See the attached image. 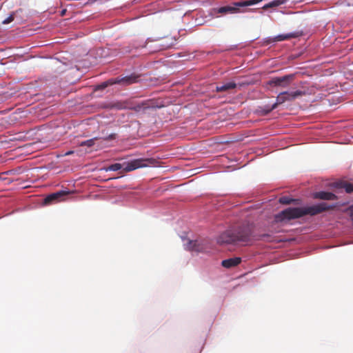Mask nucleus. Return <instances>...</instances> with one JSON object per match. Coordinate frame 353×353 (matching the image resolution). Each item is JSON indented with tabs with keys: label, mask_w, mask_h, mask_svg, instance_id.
Instances as JSON below:
<instances>
[{
	"label": "nucleus",
	"mask_w": 353,
	"mask_h": 353,
	"mask_svg": "<svg viewBox=\"0 0 353 353\" xmlns=\"http://www.w3.org/2000/svg\"><path fill=\"white\" fill-rule=\"evenodd\" d=\"M255 240H263L266 241H274V237L269 234H263L254 238L253 236V226L250 224L242 225L234 231H225L218 238V243L220 244H242L248 245Z\"/></svg>",
	"instance_id": "f257e3e1"
},
{
	"label": "nucleus",
	"mask_w": 353,
	"mask_h": 353,
	"mask_svg": "<svg viewBox=\"0 0 353 353\" xmlns=\"http://www.w3.org/2000/svg\"><path fill=\"white\" fill-rule=\"evenodd\" d=\"M13 20H14V17H13V15H10V16H9L8 18H6V19H4V20L3 21V24H8V23H10V22H12Z\"/></svg>",
	"instance_id": "4be33fe9"
},
{
	"label": "nucleus",
	"mask_w": 353,
	"mask_h": 353,
	"mask_svg": "<svg viewBox=\"0 0 353 353\" xmlns=\"http://www.w3.org/2000/svg\"><path fill=\"white\" fill-rule=\"evenodd\" d=\"M241 262V259L240 257H234L222 261L221 265L225 268H231L238 265Z\"/></svg>",
	"instance_id": "f8f14e48"
},
{
	"label": "nucleus",
	"mask_w": 353,
	"mask_h": 353,
	"mask_svg": "<svg viewBox=\"0 0 353 353\" xmlns=\"http://www.w3.org/2000/svg\"><path fill=\"white\" fill-rule=\"evenodd\" d=\"M292 37V35L291 34H280V35L276 36L274 38V41H284V40H288Z\"/></svg>",
	"instance_id": "6ab92c4d"
},
{
	"label": "nucleus",
	"mask_w": 353,
	"mask_h": 353,
	"mask_svg": "<svg viewBox=\"0 0 353 353\" xmlns=\"http://www.w3.org/2000/svg\"><path fill=\"white\" fill-rule=\"evenodd\" d=\"M350 219H351V221H352V223H353V214H350Z\"/></svg>",
	"instance_id": "bb28decb"
},
{
	"label": "nucleus",
	"mask_w": 353,
	"mask_h": 353,
	"mask_svg": "<svg viewBox=\"0 0 353 353\" xmlns=\"http://www.w3.org/2000/svg\"><path fill=\"white\" fill-rule=\"evenodd\" d=\"M263 0H248V1H242L239 2H234L231 5L225 6L219 8H215L213 9V13L214 14H221V15H226V14H236L239 12H243L247 11V9L241 10V8H244L248 6H251L255 5Z\"/></svg>",
	"instance_id": "20e7f679"
},
{
	"label": "nucleus",
	"mask_w": 353,
	"mask_h": 353,
	"mask_svg": "<svg viewBox=\"0 0 353 353\" xmlns=\"http://www.w3.org/2000/svg\"><path fill=\"white\" fill-rule=\"evenodd\" d=\"M331 209H332V206L326 203H321L305 208H288L277 214L275 216V221L281 222L285 220L300 218L307 214L314 216Z\"/></svg>",
	"instance_id": "f03ea898"
},
{
	"label": "nucleus",
	"mask_w": 353,
	"mask_h": 353,
	"mask_svg": "<svg viewBox=\"0 0 353 353\" xmlns=\"http://www.w3.org/2000/svg\"><path fill=\"white\" fill-rule=\"evenodd\" d=\"M313 198L321 200L334 201L337 199V196L332 192L321 191L314 192Z\"/></svg>",
	"instance_id": "9d476101"
},
{
	"label": "nucleus",
	"mask_w": 353,
	"mask_h": 353,
	"mask_svg": "<svg viewBox=\"0 0 353 353\" xmlns=\"http://www.w3.org/2000/svg\"><path fill=\"white\" fill-rule=\"evenodd\" d=\"M73 153H74V152H73L72 150H70V151L67 152L65 154V156H68V155H70V154H73Z\"/></svg>",
	"instance_id": "a878e982"
},
{
	"label": "nucleus",
	"mask_w": 353,
	"mask_h": 353,
	"mask_svg": "<svg viewBox=\"0 0 353 353\" xmlns=\"http://www.w3.org/2000/svg\"><path fill=\"white\" fill-rule=\"evenodd\" d=\"M155 107L154 102L150 100L145 101L141 103L134 105L132 109L137 112H144L145 110Z\"/></svg>",
	"instance_id": "9b49d317"
},
{
	"label": "nucleus",
	"mask_w": 353,
	"mask_h": 353,
	"mask_svg": "<svg viewBox=\"0 0 353 353\" xmlns=\"http://www.w3.org/2000/svg\"><path fill=\"white\" fill-rule=\"evenodd\" d=\"M236 87V84L234 82H227L220 85L216 86L217 92H225L231 89H234Z\"/></svg>",
	"instance_id": "4468645a"
},
{
	"label": "nucleus",
	"mask_w": 353,
	"mask_h": 353,
	"mask_svg": "<svg viewBox=\"0 0 353 353\" xmlns=\"http://www.w3.org/2000/svg\"><path fill=\"white\" fill-rule=\"evenodd\" d=\"M157 160L154 159H134L123 165L121 163H114L106 168L105 171H117L121 169L125 172H131L136 169L148 166L149 165H154Z\"/></svg>",
	"instance_id": "7ed1b4c3"
},
{
	"label": "nucleus",
	"mask_w": 353,
	"mask_h": 353,
	"mask_svg": "<svg viewBox=\"0 0 353 353\" xmlns=\"http://www.w3.org/2000/svg\"><path fill=\"white\" fill-rule=\"evenodd\" d=\"M117 138V134L114 133L110 134L107 137L104 138V140H113Z\"/></svg>",
	"instance_id": "5701e85b"
},
{
	"label": "nucleus",
	"mask_w": 353,
	"mask_h": 353,
	"mask_svg": "<svg viewBox=\"0 0 353 353\" xmlns=\"http://www.w3.org/2000/svg\"><path fill=\"white\" fill-rule=\"evenodd\" d=\"M165 48V46L161 44L159 46V48H158V49H157V50H161L164 49Z\"/></svg>",
	"instance_id": "393cba45"
},
{
	"label": "nucleus",
	"mask_w": 353,
	"mask_h": 353,
	"mask_svg": "<svg viewBox=\"0 0 353 353\" xmlns=\"http://www.w3.org/2000/svg\"><path fill=\"white\" fill-rule=\"evenodd\" d=\"M70 194V192L65 190H61L57 192L48 195L44 199L45 204H50L53 203L59 202L65 200L67 195Z\"/></svg>",
	"instance_id": "0eeeda50"
},
{
	"label": "nucleus",
	"mask_w": 353,
	"mask_h": 353,
	"mask_svg": "<svg viewBox=\"0 0 353 353\" xmlns=\"http://www.w3.org/2000/svg\"><path fill=\"white\" fill-rule=\"evenodd\" d=\"M114 79L115 84H120L122 85H129L139 81V75L132 74L125 77H117Z\"/></svg>",
	"instance_id": "1a4fd4ad"
},
{
	"label": "nucleus",
	"mask_w": 353,
	"mask_h": 353,
	"mask_svg": "<svg viewBox=\"0 0 353 353\" xmlns=\"http://www.w3.org/2000/svg\"><path fill=\"white\" fill-rule=\"evenodd\" d=\"M294 201V199H292L288 196H282L279 199V203L285 205H289Z\"/></svg>",
	"instance_id": "412c9836"
},
{
	"label": "nucleus",
	"mask_w": 353,
	"mask_h": 353,
	"mask_svg": "<svg viewBox=\"0 0 353 353\" xmlns=\"http://www.w3.org/2000/svg\"><path fill=\"white\" fill-rule=\"evenodd\" d=\"M337 188H344L347 193L353 192V184L345 181H341L336 183Z\"/></svg>",
	"instance_id": "dca6fc26"
},
{
	"label": "nucleus",
	"mask_w": 353,
	"mask_h": 353,
	"mask_svg": "<svg viewBox=\"0 0 353 353\" xmlns=\"http://www.w3.org/2000/svg\"><path fill=\"white\" fill-rule=\"evenodd\" d=\"M98 140L97 137L88 139L84 141H82L81 143H79L80 146H87V147H92L94 145L95 141Z\"/></svg>",
	"instance_id": "a211bd4d"
},
{
	"label": "nucleus",
	"mask_w": 353,
	"mask_h": 353,
	"mask_svg": "<svg viewBox=\"0 0 353 353\" xmlns=\"http://www.w3.org/2000/svg\"><path fill=\"white\" fill-rule=\"evenodd\" d=\"M185 248L190 251H195L197 252H203V248L197 241H189L185 245Z\"/></svg>",
	"instance_id": "ddd939ff"
},
{
	"label": "nucleus",
	"mask_w": 353,
	"mask_h": 353,
	"mask_svg": "<svg viewBox=\"0 0 353 353\" xmlns=\"http://www.w3.org/2000/svg\"><path fill=\"white\" fill-rule=\"evenodd\" d=\"M70 194V192L65 190H61L57 192L48 195L44 199L45 204H50L53 203L59 202L65 200L67 195Z\"/></svg>",
	"instance_id": "6e6552de"
},
{
	"label": "nucleus",
	"mask_w": 353,
	"mask_h": 353,
	"mask_svg": "<svg viewBox=\"0 0 353 353\" xmlns=\"http://www.w3.org/2000/svg\"><path fill=\"white\" fill-rule=\"evenodd\" d=\"M294 74H288L280 77H274L269 81L268 84L272 87H281L287 88L290 85V83L294 80Z\"/></svg>",
	"instance_id": "423d86ee"
},
{
	"label": "nucleus",
	"mask_w": 353,
	"mask_h": 353,
	"mask_svg": "<svg viewBox=\"0 0 353 353\" xmlns=\"http://www.w3.org/2000/svg\"><path fill=\"white\" fill-rule=\"evenodd\" d=\"M276 108H277V105L274 103L271 106L266 105V106H264L263 108L262 107L260 108H261L260 112H261V114L263 115H267L268 114H269L270 112H272L273 110L276 109Z\"/></svg>",
	"instance_id": "f3484780"
},
{
	"label": "nucleus",
	"mask_w": 353,
	"mask_h": 353,
	"mask_svg": "<svg viewBox=\"0 0 353 353\" xmlns=\"http://www.w3.org/2000/svg\"><path fill=\"white\" fill-rule=\"evenodd\" d=\"M305 92L302 90H296L294 92H281L276 97L275 103L278 106L286 101H292L298 97L305 95Z\"/></svg>",
	"instance_id": "39448f33"
},
{
	"label": "nucleus",
	"mask_w": 353,
	"mask_h": 353,
	"mask_svg": "<svg viewBox=\"0 0 353 353\" xmlns=\"http://www.w3.org/2000/svg\"><path fill=\"white\" fill-rule=\"evenodd\" d=\"M288 1V0H272L270 2H269L268 3H266L265 5H264L262 7V9L267 10V9L270 8L277 7V6H281L282 4H284Z\"/></svg>",
	"instance_id": "2eb2a0df"
},
{
	"label": "nucleus",
	"mask_w": 353,
	"mask_h": 353,
	"mask_svg": "<svg viewBox=\"0 0 353 353\" xmlns=\"http://www.w3.org/2000/svg\"><path fill=\"white\" fill-rule=\"evenodd\" d=\"M114 84H115L114 79H110L108 80L107 81L102 83L100 85H99V88L104 89V88H107L108 86L112 85Z\"/></svg>",
	"instance_id": "aec40b11"
},
{
	"label": "nucleus",
	"mask_w": 353,
	"mask_h": 353,
	"mask_svg": "<svg viewBox=\"0 0 353 353\" xmlns=\"http://www.w3.org/2000/svg\"><path fill=\"white\" fill-rule=\"evenodd\" d=\"M347 212H350V214H353V204L350 205L347 208Z\"/></svg>",
	"instance_id": "b1692460"
}]
</instances>
